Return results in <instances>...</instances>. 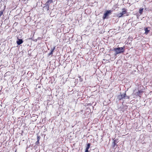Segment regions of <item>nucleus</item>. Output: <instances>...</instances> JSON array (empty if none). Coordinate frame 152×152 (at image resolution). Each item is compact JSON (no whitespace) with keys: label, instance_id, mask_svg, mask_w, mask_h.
<instances>
[{"label":"nucleus","instance_id":"9","mask_svg":"<svg viewBox=\"0 0 152 152\" xmlns=\"http://www.w3.org/2000/svg\"><path fill=\"white\" fill-rule=\"evenodd\" d=\"M90 145L89 143L87 144V146L86 148L85 152H88V150L90 147Z\"/></svg>","mask_w":152,"mask_h":152},{"label":"nucleus","instance_id":"3","mask_svg":"<svg viewBox=\"0 0 152 152\" xmlns=\"http://www.w3.org/2000/svg\"><path fill=\"white\" fill-rule=\"evenodd\" d=\"M53 0H48L45 3V5L48 6V9L49 7V6L50 4L53 2Z\"/></svg>","mask_w":152,"mask_h":152},{"label":"nucleus","instance_id":"15","mask_svg":"<svg viewBox=\"0 0 152 152\" xmlns=\"http://www.w3.org/2000/svg\"><path fill=\"white\" fill-rule=\"evenodd\" d=\"M115 140H114V145H116V143H115Z\"/></svg>","mask_w":152,"mask_h":152},{"label":"nucleus","instance_id":"14","mask_svg":"<svg viewBox=\"0 0 152 152\" xmlns=\"http://www.w3.org/2000/svg\"><path fill=\"white\" fill-rule=\"evenodd\" d=\"M141 92H142V91H138L137 93V94L138 95L140 96V93Z\"/></svg>","mask_w":152,"mask_h":152},{"label":"nucleus","instance_id":"16","mask_svg":"<svg viewBox=\"0 0 152 152\" xmlns=\"http://www.w3.org/2000/svg\"><path fill=\"white\" fill-rule=\"evenodd\" d=\"M126 98L128 99H129V96H126Z\"/></svg>","mask_w":152,"mask_h":152},{"label":"nucleus","instance_id":"5","mask_svg":"<svg viewBox=\"0 0 152 152\" xmlns=\"http://www.w3.org/2000/svg\"><path fill=\"white\" fill-rule=\"evenodd\" d=\"M126 97V94H124L121 95L120 96H119L118 98L120 100H121L124 98Z\"/></svg>","mask_w":152,"mask_h":152},{"label":"nucleus","instance_id":"12","mask_svg":"<svg viewBox=\"0 0 152 152\" xmlns=\"http://www.w3.org/2000/svg\"><path fill=\"white\" fill-rule=\"evenodd\" d=\"M123 15L121 13H120L118 14V16L119 18H121L123 16Z\"/></svg>","mask_w":152,"mask_h":152},{"label":"nucleus","instance_id":"1","mask_svg":"<svg viewBox=\"0 0 152 152\" xmlns=\"http://www.w3.org/2000/svg\"><path fill=\"white\" fill-rule=\"evenodd\" d=\"M125 46H124L123 47L118 48H115L113 50L115 52V53L114 54L115 56V58H116L117 55L119 53H124L125 51Z\"/></svg>","mask_w":152,"mask_h":152},{"label":"nucleus","instance_id":"13","mask_svg":"<svg viewBox=\"0 0 152 152\" xmlns=\"http://www.w3.org/2000/svg\"><path fill=\"white\" fill-rule=\"evenodd\" d=\"M3 10H1V11H0V17L3 14Z\"/></svg>","mask_w":152,"mask_h":152},{"label":"nucleus","instance_id":"7","mask_svg":"<svg viewBox=\"0 0 152 152\" xmlns=\"http://www.w3.org/2000/svg\"><path fill=\"white\" fill-rule=\"evenodd\" d=\"M122 12L121 13L122 14L124 15V14H125L127 13V11H126V9H125V8H123L122 9Z\"/></svg>","mask_w":152,"mask_h":152},{"label":"nucleus","instance_id":"4","mask_svg":"<svg viewBox=\"0 0 152 152\" xmlns=\"http://www.w3.org/2000/svg\"><path fill=\"white\" fill-rule=\"evenodd\" d=\"M55 49V47H54L53 48L51 49L50 52L48 54V56H49L50 55H51V56H52V55L53 54V52Z\"/></svg>","mask_w":152,"mask_h":152},{"label":"nucleus","instance_id":"10","mask_svg":"<svg viewBox=\"0 0 152 152\" xmlns=\"http://www.w3.org/2000/svg\"><path fill=\"white\" fill-rule=\"evenodd\" d=\"M145 34H147L149 32V30H148L147 28H145Z\"/></svg>","mask_w":152,"mask_h":152},{"label":"nucleus","instance_id":"8","mask_svg":"<svg viewBox=\"0 0 152 152\" xmlns=\"http://www.w3.org/2000/svg\"><path fill=\"white\" fill-rule=\"evenodd\" d=\"M40 139V136H37V141L36 142H35V144L36 145H38V144H39V140Z\"/></svg>","mask_w":152,"mask_h":152},{"label":"nucleus","instance_id":"11","mask_svg":"<svg viewBox=\"0 0 152 152\" xmlns=\"http://www.w3.org/2000/svg\"><path fill=\"white\" fill-rule=\"evenodd\" d=\"M143 8H140L139 9V13L140 14H142V13L143 12Z\"/></svg>","mask_w":152,"mask_h":152},{"label":"nucleus","instance_id":"17","mask_svg":"<svg viewBox=\"0 0 152 152\" xmlns=\"http://www.w3.org/2000/svg\"><path fill=\"white\" fill-rule=\"evenodd\" d=\"M16 151H17V150H16L15 151V152H16Z\"/></svg>","mask_w":152,"mask_h":152},{"label":"nucleus","instance_id":"6","mask_svg":"<svg viewBox=\"0 0 152 152\" xmlns=\"http://www.w3.org/2000/svg\"><path fill=\"white\" fill-rule=\"evenodd\" d=\"M23 41L22 39H19L18 41H17V44L19 45L23 43Z\"/></svg>","mask_w":152,"mask_h":152},{"label":"nucleus","instance_id":"2","mask_svg":"<svg viewBox=\"0 0 152 152\" xmlns=\"http://www.w3.org/2000/svg\"><path fill=\"white\" fill-rule=\"evenodd\" d=\"M112 11L110 10H107L106 11V12L104 14L103 18L104 19L106 18H107V17L108 16L109 14L111 13Z\"/></svg>","mask_w":152,"mask_h":152}]
</instances>
